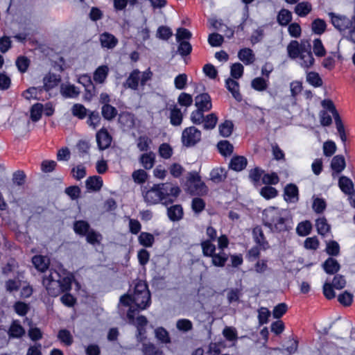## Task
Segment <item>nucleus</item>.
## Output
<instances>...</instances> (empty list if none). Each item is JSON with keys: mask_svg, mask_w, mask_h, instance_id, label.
Returning a JSON list of instances; mask_svg holds the SVG:
<instances>
[{"mask_svg": "<svg viewBox=\"0 0 355 355\" xmlns=\"http://www.w3.org/2000/svg\"><path fill=\"white\" fill-rule=\"evenodd\" d=\"M180 189L170 182L155 184L150 189L142 191L144 201L148 205L162 202L164 205L172 203L180 193Z\"/></svg>", "mask_w": 355, "mask_h": 355, "instance_id": "nucleus-1", "label": "nucleus"}, {"mask_svg": "<svg viewBox=\"0 0 355 355\" xmlns=\"http://www.w3.org/2000/svg\"><path fill=\"white\" fill-rule=\"evenodd\" d=\"M73 279L71 274L62 275L56 270L50 269L44 275L42 284L50 296L57 297L61 293L71 289Z\"/></svg>", "mask_w": 355, "mask_h": 355, "instance_id": "nucleus-2", "label": "nucleus"}, {"mask_svg": "<svg viewBox=\"0 0 355 355\" xmlns=\"http://www.w3.org/2000/svg\"><path fill=\"white\" fill-rule=\"evenodd\" d=\"M262 220L264 226L272 232L279 233L291 229V220L284 215L282 211L274 207L263 210Z\"/></svg>", "mask_w": 355, "mask_h": 355, "instance_id": "nucleus-3", "label": "nucleus"}, {"mask_svg": "<svg viewBox=\"0 0 355 355\" xmlns=\"http://www.w3.org/2000/svg\"><path fill=\"white\" fill-rule=\"evenodd\" d=\"M132 295V302L140 309H144L149 306L150 294L147 284L143 281H139L135 286Z\"/></svg>", "mask_w": 355, "mask_h": 355, "instance_id": "nucleus-4", "label": "nucleus"}, {"mask_svg": "<svg viewBox=\"0 0 355 355\" xmlns=\"http://www.w3.org/2000/svg\"><path fill=\"white\" fill-rule=\"evenodd\" d=\"M186 186L187 192L191 195L204 196L208 192L207 187L201 180L200 175L196 171H191L188 173Z\"/></svg>", "mask_w": 355, "mask_h": 355, "instance_id": "nucleus-5", "label": "nucleus"}, {"mask_svg": "<svg viewBox=\"0 0 355 355\" xmlns=\"http://www.w3.org/2000/svg\"><path fill=\"white\" fill-rule=\"evenodd\" d=\"M201 132L194 126L185 128L182 134V141L187 147L193 146L200 141Z\"/></svg>", "mask_w": 355, "mask_h": 355, "instance_id": "nucleus-6", "label": "nucleus"}, {"mask_svg": "<svg viewBox=\"0 0 355 355\" xmlns=\"http://www.w3.org/2000/svg\"><path fill=\"white\" fill-rule=\"evenodd\" d=\"M329 15L331 17L334 26L340 32L345 31L353 26L352 19H349L345 16L336 15L334 12H329Z\"/></svg>", "mask_w": 355, "mask_h": 355, "instance_id": "nucleus-7", "label": "nucleus"}, {"mask_svg": "<svg viewBox=\"0 0 355 355\" xmlns=\"http://www.w3.org/2000/svg\"><path fill=\"white\" fill-rule=\"evenodd\" d=\"M118 123L123 131H129L135 127V115L128 112H122L119 114Z\"/></svg>", "mask_w": 355, "mask_h": 355, "instance_id": "nucleus-8", "label": "nucleus"}, {"mask_svg": "<svg viewBox=\"0 0 355 355\" xmlns=\"http://www.w3.org/2000/svg\"><path fill=\"white\" fill-rule=\"evenodd\" d=\"M96 141L98 148L101 150H105L110 147L112 143V137L105 128H101L97 132Z\"/></svg>", "mask_w": 355, "mask_h": 355, "instance_id": "nucleus-9", "label": "nucleus"}, {"mask_svg": "<svg viewBox=\"0 0 355 355\" xmlns=\"http://www.w3.org/2000/svg\"><path fill=\"white\" fill-rule=\"evenodd\" d=\"M195 105L198 110L207 112L212 107L211 97L207 93L199 94L195 97Z\"/></svg>", "mask_w": 355, "mask_h": 355, "instance_id": "nucleus-10", "label": "nucleus"}, {"mask_svg": "<svg viewBox=\"0 0 355 355\" xmlns=\"http://www.w3.org/2000/svg\"><path fill=\"white\" fill-rule=\"evenodd\" d=\"M284 200L289 203H295L299 200V191L295 184H287L284 190Z\"/></svg>", "mask_w": 355, "mask_h": 355, "instance_id": "nucleus-11", "label": "nucleus"}, {"mask_svg": "<svg viewBox=\"0 0 355 355\" xmlns=\"http://www.w3.org/2000/svg\"><path fill=\"white\" fill-rule=\"evenodd\" d=\"M138 313L137 310L130 307L127 313V317L129 323L135 325L136 327L146 326L148 323L147 318L144 315H139L135 319V315Z\"/></svg>", "mask_w": 355, "mask_h": 355, "instance_id": "nucleus-12", "label": "nucleus"}, {"mask_svg": "<svg viewBox=\"0 0 355 355\" xmlns=\"http://www.w3.org/2000/svg\"><path fill=\"white\" fill-rule=\"evenodd\" d=\"M141 351L143 355H165L160 347L149 341L142 342Z\"/></svg>", "mask_w": 355, "mask_h": 355, "instance_id": "nucleus-13", "label": "nucleus"}, {"mask_svg": "<svg viewBox=\"0 0 355 355\" xmlns=\"http://www.w3.org/2000/svg\"><path fill=\"white\" fill-rule=\"evenodd\" d=\"M326 273L334 275L340 269V265L338 261L332 257H329L322 265Z\"/></svg>", "mask_w": 355, "mask_h": 355, "instance_id": "nucleus-14", "label": "nucleus"}, {"mask_svg": "<svg viewBox=\"0 0 355 355\" xmlns=\"http://www.w3.org/2000/svg\"><path fill=\"white\" fill-rule=\"evenodd\" d=\"M139 74L140 71L138 69L133 70L123 83V87L134 90L137 89L140 80Z\"/></svg>", "mask_w": 355, "mask_h": 355, "instance_id": "nucleus-15", "label": "nucleus"}, {"mask_svg": "<svg viewBox=\"0 0 355 355\" xmlns=\"http://www.w3.org/2000/svg\"><path fill=\"white\" fill-rule=\"evenodd\" d=\"M227 89L231 92L232 96L239 102L241 101L242 96L239 92V84L236 80L230 78L225 80Z\"/></svg>", "mask_w": 355, "mask_h": 355, "instance_id": "nucleus-16", "label": "nucleus"}, {"mask_svg": "<svg viewBox=\"0 0 355 355\" xmlns=\"http://www.w3.org/2000/svg\"><path fill=\"white\" fill-rule=\"evenodd\" d=\"M100 42L102 47L113 49L118 43V40L109 33H103L100 35Z\"/></svg>", "mask_w": 355, "mask_h": 355, "instance_id": "nucleus-17", "label": "nucleus"}, {"mask_svg": "<svg viewBox=\"0 0 355 355\" xmlns=\"http://www.w3.org/2000/svg\"><path fill=\"white\" fill-rule=\"evenodd\" d=\"M248 164L247 159L243 156H234L232 158L230 163V168L235 171L243 170Z\"/></svg>", "mask_w": 355, "mask_h": 355, "instance_id": "nucleus-18", "label": "nucleus"}, {"mask_svg": "<svg viewBox=\"0 0 355 355\" xmlns=\"http://www.w3.org/2000/svg\"><path fill=\"white\" fill-rule=\"evenodd\" d=\"M8 334L10 338H20L25 334V330L19 321L14 320L8 329Z\"/></svg>", "mask_w": 355, "mask_h": 355, "instance_id": "nucleus-19", "label": "nucleus"}, {"mask_svg": "<svg viewBox=\"0 0 355 355\" xmlns=\"http://www.w3.org/2000/svg\"><path fill=\"white\" fill-rule=\"evenodd\" d=\"M139 161L145 169H151L155 162V154L152 151L144 153L140 156Z\"/></svg>", "mask_w": 355, "mask_h": 355, "instance_id": "nucleus-20", "label": "nucleus"}, {"mask_svg": "<svg viewBox=\"0 0 355 355\" xmlns=\"http://www.w3.org/2000/svg\"><path fill=\"white\" fill-rule=\"evenodd\" d=\"M60 93L65 98H76L80 94V91L73 85H64L60 87Z\"/></svg>", "mask_w": 355, "mask_h": 355, "instance_id": "nucleus-21", "label": "nucleus"}, {"mask_svg": "<svg viewBox=\"0 0 355 355\" xmlns=\"http://www.w3.org/2000/svg\"><path fill=\"white\" fill-rule=\"evenodd\" d=\"M167 214L171 220H180L183 216V209L180 205H173L168 208Z\"/></svg>", "mask_w": 355, "mask_h": 355, "instance_id": "nucleus-22", "label": "nucleus"}, {"mask_svg": "<svg viewBox=\"0 0 355 355\" xmlns=\"http://www.w3.org/2000/svg\"><path fill=\"white\" fill-rule=\"evenodd\" d=\"M253 238L259 246L263 249L268 248V243L266 240L263 232L260 227H256L252 230Z\"/></svg>", "mask_w": 355, "mask_h": 355, "instance_id": "nucleus-23", "label": "nucleus"}, {"mask_svg": "<svg viewBox=\"0 0 355 355\" xmlns=\"http://www.w3.org/2000/svg\"><path fill=\"white\" fill-rule=\"evenodd\" d=\"M101 114L104 119L112 121L118 115L117 110L110 104L103 105L101 107Z\"/></svg>", "mask_w": 355, "mask_h": 355, "instance_id": "nucleus-24", "label": "nucleus"}, {"mask_svg": "<svg viewBox=\"0 0 355 355\" xmlns=\"http://www.w3.org/2000/svg\"><path fill=\"white\" fill-rule=\"evenodd\" d=\"M338 185L341 191L348 195L354 191V184L351 179L346 176H341L338 180Z\"/></svg>", "mask_w": 355, "mask_h": 355, "instance_id": "nucleus-25", "label": "nucleus"}, {"mask_svg": "<svg viewBox=\"0 0 355 355\" xmlns=\"http://www.w3.org/2000/svg\"><path fill=\"white\" fill-rule=\"evenodd\" d=\"M85 184L87 189L97 191L102 187L103 180L99 176H92L86 180Z\"/></svg>", "mask_w": 355, "mask_h": 355, "instance_id": "nucleus-26", "label": "nucleus"}, {"mask_svg": "<svg viewBox=\"0 0 355 355\" xmlns=\"http://www.w3.org/2000/svg\"><path fill=\"white\" fill-rule=\"evenodd\" d=\"M109 69L106 65L98 67L94 73L93 78L96 83L102 84L108 75Z\"/></svg>", "mask_w": 355, "mask_h": 355, "instance_id": "nucleus-27", "label": "nucleus"}, {"mask_svg": "<svg viewBox=\"0 0 355 355\" xmlns=\"http://www.w3.org/2000/svg\"><path fill=\"white\" fill-rule=\"evenodd\" d=\"M238 57L245 64H252L255 60L252 50L248 48L241 49L238 53Z\"/></svg>", "mask_w": 355, "mask_h": 355, "instance_id": "nucleus-28", "label": "nucleus"}, {"mask_svg": "<svg viewBox=\"0 0 355 355\" xmlns=\"http://www.w3.org/2000/svg\"><path fill=\"white\" fill-rule=\"evenodd\" d=\"M345 160L343 155H336L333 157L331 162V168L337 173H341L345 167Z\"/></svg>", "mask_w": 355, "mask_h": 355, "instance_id": "nucleus-29", "label": "nucleus"}, {"mask_svg": "<svg viewBox=\"0 0 355 355\" xmlns=\"http://www.w3.org/2000/svg\"><path fill=\"white\" fill-rule=\"evenodd\" d=\"M226 178V171L223 168H214L210 173V180L214 183L222 182Z\"/></svg>", "mask_w": 355, "mask_h": 355, "instance_id": "nucleus-30", "label": "nucleus"}, {"mask_svg": "<svg viewBox=\"0 0 355 355\" xmlns=\"http://www.w3.org/2000/svg\"><path fill=\"white\" fill-rule=\"evenodd\" d=\"M170 122L173 125H180L182 121V114L179 108L176 105H173V107L170 108Z\"/></svg>", "mask_w": 355, "mask_h": 355, "instance_id": "nucleus-31", "label": "nucleus"}, {"mask_svg": "<svg viewBox=\"0 0 355 355\" xmlns=\"http://www.w3.org/2000/svg\"><path fill=\"white\" fill-rule=\"evenodd\" d=\"M292 20V14L287 9H282L277 17V21L282 26H287Z\"/></svg>", "mask_w": 355, "mask_h": 355, "instance_id": "nucleus-32", "label": "nucleus"}, {"mask_svg": "<svg viewBox=\"0 0 355 355\" xmlns=\"http://www.w3.org/2000/svg\"><path fill=\"white\" fill-rule=\"evenodd\" d=\"M311 10V4L307 1L299 3L295 7V12L300 17L306 16Z\"/></svg>", "mask_w": 355, "mask_h": 355, "instance_id": "nucleus-33", "label": "nucleus"}, {"mask_svg": "<svg viewBox=\"0 0 355 355\" xmlns=\"http://www.w3.org/2000/svg\"><path fill=\"white\" fill-rule=\"evenodd\" d=\"M155 336L162 343L168 344L171 342L168 332L164 327H160L155 329Z\"/></svg>", "mask_w": 355, "mask_h": 355, "instance_id": "nucleus-34", "label": "nucleus"}, {"mask_svg": "<svg viewBox=\"0 0 355 355\" xmlns=\"http://www.w3.org/2000/svg\"><path fill=\"white\" fill-rule=\"evenodd\" d=\"M315 226L319 234L324 236L330 231V225L324 217L319 218L315 221Z\"/></svg>", "mask_w": 355, "mask_h": 355, "instance_id": "nucleus-35", "label": "nucleus"}, {"mask_svg": "<svg viewBox=\"0 0 355 355\" xmlns=\"http://www.w3.org/2000/svg\"><path fill=\"white\" fill-rule=\"evenodd\" d=\"M139 243L146 247L150 248L154 243L155 238L154 236L148 232H141L138 238Z\"/></svg>", "mask_w": 355, "mask_h": 355, "instance_id": "nucleus-36", "label": "nucleus"}, {"mask_svg": "<svg viewBox=\"0 0 355 355\" xmlns=\"http://www.w3.org/2000/svg\"><path fill=\"white\" fill-rule=\"evenodd\" d=\"M217 147L220 154L224 156L230 155L234 150L233 145L227 140L219 141Z\"/></svg>", "mask_w": 355, "mask_h": 355, "instance_id": "nucleus-37", "label": "nucleus"}, {"mask_svg": "<svg viewBox=\"0 0 355 355\" xmlns=\"http://www.w3.org/2000/svg\"><path fill=\"white\" fill-rule=\"evenodd\" d=\"M34 266L40 271L44 272L48 268V263L46 257L41 255H35L32 259Z\"/></svg>", "mask_w": 355, "mask_h": 355, "instance_id": "nucleus-38", "label": "nucleus"}, {"mask_svg": "<svg viewBox=\"0 0 355 355\" xmlns=\"http://www.w3.org/2000/svg\"><path fill=\"white\" fill-rule=\"evenodd\" d=\"M228 259V256L224 252L215 254L211 257L212 264L217 267H223Z\"/></svg>", "mask_w": 355, "mask_h": 355, "instance_id": "nucleus-39", "label": "nucleus"}, {"mask_svg": "<svg viewBox=\"0 0 355 355\" xmlns=\"http://www.w3.org/2000/svg\"><path fill=\"white\" fill-rule=\"evenodd\" d=\"M326 27V22L321 19H316L311 24L312 31L317 35L322 34L325 31Z\"/></svg>", "mask_w": 355, "mask_h": 355, "instance_id": "nucleus-40", "label": "nucleus"}, {"mask_svg": "<svg viewBox=\"0 0 355 355\" xmlns=\"http://www.w3.org/2000/svg\"><path fill=\"white\" fill-rule=\"evenodd\" d=\"M312 224L309 220L301 222L298 224L296 232L300 236H305L310 234Z\"/></svg>", "mask_w": 355, "mask_h": 355, "instance_id": "nucleus-41", "label": "nucleus"}, {"mask_svg": "<svg viewBox=\"0 0 355 355\" xmlns=\"http://www.w3.org/2000/svg\"><path fill=\"white\" fill-rule=\"evenodd\" d=\"M71 112L74 116L83 119L87 115V110L85 107L79 103L74 104L71 107Z\"/></svg>", "mask_w": 355, "mask_h": 355, "instance_id": "nucleus-42", "label": "nucleus"}, {"mask_svg": "<svg viewBox=\"0 0 355 355\" xmlns=\"http://www.w3.org/2000/svg\"><path fill=\"white\" fill-rule=\"evenodd\" d=\"M73 227L76 233L80 235H86V234L90 230L89 223L84 220L76 221L74 223Z\"/></svg>", "mask_w": 355, "mask_h": 355, "instance_id": "nucleus-43", "label": "nucleus"}, {"mask_svg": "<svg viewBox=\"0 0 355 355\" xmlns=\"http://www.w3.org/2000/svg\"><path fill=\"white\" fill-rule=\"evenodd\" d=\"M325 251L329 255L336 257L340 254L339 244L336 241H327Z\"/></svg>", "mask_w": 355, "mask_h": 355, "instance_id": "nucleus-44", "label": "nucleus"}, {"mask_svg": "<svg viewBox=\"0 0 355 355\" xmlns=\"http://www.w3.org/2000/svg\"><path fill=\"white\" fill-rule=\"evenodd\" d=\"M234 124L231 121L226 120L219 125V132L221 136L228 137L233 130Z\"/></svg>", "mask_w": 355, "mask_h": 355, "instance_id": "nucleus-45", "label": "nucleus"}, {"mask_svg": "<svg viewBox=\"0 0 355 355\" xmlns=\"http://www.w3.org/2000/svg\"><path fill=\"white\" fill-rule=\"evenodd\" d=\"M287 51L289 57L292 59H295L297 57H300L299 42L296 40H293L290 42L287 46Z\"/></svg>", "mask_w": 355, "mask_h": 355, "instance_id": "nucleus-46", "label": "nucleus"}, {"mask_svg": "<svg viewBox=\"0 0 355 355\" xmlns=\"http://www.w3.org/2000/svg\"><path fill=\"white\" fill-rule=\"evenodd\" d=\"M203 254L206 257H212L216 250V246L211 243V241L207 240L201 243Z\"/></svg>", "mask_w": 355, "mask_h": 355, "instance_id": "nucleus-47", "label": "nucleus"}, {"mask_svg": "<svg viewBox=\"0 0 355 355\" xmlns=\"http://www.w3.org/2000/svg\"><path fill=\"white\" fill-rule=\"evenodd\" d=\"M251 87L257 91L262 92L266 89L268 84L264 78L258 77L252 80Z\"/></svg>", "mask_w": 355, "mask_h": 355, "instance_id": "nucleus-48", "label": "nucleus"}, {"mask_svg": "<svg viewBox=\"0 0 355 355\" xmlns=\"http://www.w3.org/2000/svg\"><path fill=\"white\" fill-rule=\"evenodd\" d=\"M306 81L314 87H320L322 85V80L319 74L314 71L309 72L306 75Z\"/></svg>", "mask_w": 355, "mask_h": 355, "instance_id": "nucleus-49", "label": "nucleus"}, {"mask_svg": "<svg viewBox=\"0 0 355 355\" xmlns=\"http://www.w3.org/2000/svg\"><path fill=\"white\" fill-rule=\"evenodd\" d=\"M218 118L214 113L209 114L207 115L206 117L204 116V128L206 130H211L214 129L217 123Z\"/></svg>", "mask_w": 355, "mask_h": 355, "instance_id": "nucleus-50", "label": "nucleus"}, {"mask_svg": "<svg viewBox=\"0 0 355 355\" xmlns=\"http://www.w3.org/2000/svg\"><path fill=\"white\" fill-rule=\"evenodd\" d=\"M327 204L324 199L313 196L312 208L315 213L322 214L325 210Z\"/></svg>", "mask_w": 355, "mask_h": 355, "instance_id": "nucleus-51", "label": "nucleus"}, {"mask_svg": "<svg viewBox=\"0 0 355 355\" xmlns=\"http://www.w3.org/2000/svg\"><path fill=\"white\" fill-rule=\"evenodd\" d=\"M322 105L325 109L328 110L330 112H331L335 122L341 119L338 112H337L333 102L331 100H323L322 101Z\"/></svg>", "mask_w": 355, "mask_h": 355, "instance_id": "nucleus-52", "label": "nucleus"}, {"mask_svg": "<svg viewBox=\"0 0 355 355\" xmlns=\"http://www.w3.org/2000/svg\"><path fill=\"white\" fill-rule=\"evenodd\" d=\"M173 35L171 29L166 26H161L157 28V37L163 40H168Z\"/></svg>", "mask_w": 355, "mask_h": 355, "instance_id": "nucleus-53", "label": "nucleus"}, {"mask_svg": "<svg viewBox=\"0 0 355 355\" xmlns=\"http://www.w3.org/2000/svg\"><path fill=\"white\" fill-rule=\"evenodd\" d=\"M43 105L41 103L33 105L31 109V119L33 121H37L42 116Z\"/></svg>", "mask_w": 355, "mask_h": 355, "instance_id": "nucleus-54", "label": "nucleus"}, {"mask_svg": "<svg viewBox=\"0 0 355 355\" xmlns=\"http://www.w3.org/2000/svg\"><path fill=\"white\" fill-rule=\"evenodd\" d=\"M59 83V79L55 75H50L44 78V89L46 91H49L51 89L55 87Z\"/></svg>", "mask_w": 355, "mask_h": 355, "instance_id": "nucleus-55", "label": "nucleus"}, {"mask_svg": "<svg viewBox=\"0 0 355 355\" xmlns=\"http://www.w3.org/2000/svg\"><path fill=\"white\" fill-rule=\"evenodd\" d=\"M176 327L179 331L187 332L192 329L193 324L187 319H180L176 322Z\"/></svg>", "mask_w": 355, "mask_h": 355, "instance_id": "nucleus-56", "label": "nucleus"}, {"mask_svg": "<svg viewBox=\"0 0 355 355\" xmlns=\"http://www.w3.org/2000/svg\"><path fill=\"white\" fill-rule=\"evenodd\" d=\"M101 238V234L95 232L93 230H90L86 234L87 241L92 245L98 244L100 243Z\"/></svg>", "mask_w": 355, "mask_h": 355, "instance_id": "nucleus-57", "label": "nucleus"}, {"mask_svg": "<svg viewBox=\"0 0 355 355\" xmlns=\"http://www.w3.org/2000/svg\"><path fill=\"white\" fill-rule=\"evenodd\" d=\"M300 58L302 60L300 65L304 68L311 67L315 61L311 52L300 55Z\"/></svg>", "mask_w": 355, "mask_h": 355, "instance_id": "nucleus-58", "label": "nucleus"}, {"mask_svg": "<svg viewBox=\"0 0 355 355\" xmlns=\"http://www.w3.org/2000/svg\"><path fill=\"white\" fill-rule=\"evenodd\" d=\"M101 117L98 112L93 111L88 114L87 123L89 126H92L94 128H96L99 125Z\"/></svg>", "mask_w": 355, "mask_h": 355, "instance_id": "nucleus-59", "label": "nucleus"}, {"mask_svg": "<svg viewBox=\"0 0 355 355\" xmlns=\"http://www.w3.org/2000/svg\"><path fill=\"white\" fill-rule=\"evenodd\" d=\"M58 338L67 345H71L73 343V338L70 332L67 329H61L58 332Z\"/></svg>", "mask_w": 355, "mask_h": 355, "instance_id": "nucleus-60", "label": "nucleus"}, {"mask_svg": "<svg viewBox=\"0 0 355 355\" xmlns=\"http://www.w3.org/2000/svg\"><path fill=\"white\" fill-rule=\"evenodd\" d=\"M264 171L259 168V167H256L253 169H251L249 172V178L254 184H258L260 181V179L263 175Z\"/></svg>", "mask_w": 355, "mask_h": 355, "instance_id": "nucleus-61", "label": "nucleus"}, {"mask_svg": "<svg viewBox=\"0 0 355 355\" xmlns=\"http://www.w3.org/2000/svg\"><path fill=\"white\" fill-rule=\"evenodd\" d=\"M132 177L135 182L142 184L146 182L148 174L144 170L139 169L132 173Z\"/></svg>", "mask_w": 355, "mask_h": 355, "instance_id": "nucleus-62", "label": "nucleus"}, {"mask_svg": "<svg viewBox=\"0 0 355 355\" xmlns=\"http://www.w3.org/2000/svg\"><path fill=\"white\" fill-rule=\"evenodd\" d=\"M231 76L235 79L240 78L243 73V67L241 63H234L231 66Z\"/></svg>", "mask_w": 355, "mask_h": 355, "instance_id": "nucleus-63", "label": "nucleus"}, {"mask_svg": "<svg viewBox=\"0 0 355 355\" xmlns=\"http://www.w3.org/2000/svg\"><path fill=\"white\" fill-rule=\"evenodd\" d=\"M224 41L223 37L216 33H211L209 35L208 42L211 46H220Z\"/></svg>", "mask_w": 355, "mask_h": 355, "instance_id": "nucleus-64", "label": "nucleus"}]
</instances>
